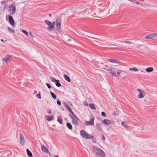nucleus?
<instances>
[{
	"instance_id": "nucleus-6",
	"label": "nucleus",
	"mask_w": 157,
	"mask_h": 157,
	"mask_svg": "<svg viewBox=\"0 0 157 157\" xmlns=\"http://www.w3.org/2000/svg\"><path fill=\"white\" fill-rule=\"evenodd\" d=\"M20 137V143L22 145H24L25 141L24 137L22 133L21 132L19 133Z\"/></svg>"
},
{
	"instance_id": "nucleus-33",
	"label": "nucleus",
	"mask_w": 157,
	"mask_h": 157,
	"mask_svg": "<svg viewBox=\"0 0 157 157\" xmlns=\"http://www.w3.org/2000/svg\"><path fill=\"white\" fill-rule=\"evenodd\" d=\"M50 79L51 81L52 82H56L57 81V80L56 79L53 77H50Z\"/></svg>"
},
{
	"instance_id": "nucleus-35",
	"label": "nucleus",
	"mask_w": 157,
	"mask_h": 157,
	"mask_svg": "<svg viewBox=\"0 0 157 157\" xmlns=\"http://www.w3.org/2000/svg\"><path fill=\"white\" fill-rule=\"evenodd\" d=\"M22 32L25 33L27 36L28 35V33L24 29L22 30Z\"/></svg>"
},
{
	"instance_id": "nucleus-55",
	"label": "nucleus",
	"mask_w": 157,
	"mask_h": 157,
	"mask_svg": "<svg viewBox=\"0 0 157 157\" xmlns=\"http://www.w3.org/2000/svg\"><path fill=\"white\" fill-rule=\"evenodd\" d=\"M34 92H35V93H36V90H35V91H34Z\"/></svg>"
},
{
	"instance_id": "nucleus-15",
	"label": "nucleus",
	"mask_w": 157,
	"mask_h": 157,
	"mask_svg": "<svg viewBox=\"0 0 157 157\" xmlns=\"http://www.w3.org/2000/svg\"><path fill=\"white\" fill-rule=\"evenodd\" d=\"M46 119L48 121L53 120L54 119V116L53 115H51L50 116L49 115H46L45 117Z\"/></svg>"
},
{
	"instance_id": "nucleus-25",
	"label": "nucleus",
	"mask_w": 157,
	"mask_h": 157,
	"mask_svg": "<svg viewBox=\"0 0 157 157\" xmlns=\"http://www.w3.org/2000/svg\"><path fill=\"white\" fill-rule=\"evenodd\" d=\"M89 107L91 108L92 109H93L94 110H96V108L95 107V106L94 104L93 103H91L89 105Z\"/></svg>"
},
{
	"instance_id": "nucleus-40",
	"label": "nucleus",
	"mask_w": 157,
	"mask_h": 157,
	"mask_svg": "<svg viewBox=\"0 0 157 157\" xmlns=\"http://www.w3.org/2000/svg\"><path fill=\"white\" fill-rule=\"evenodd\" d=\"M101 115L102 116H103L104 117H105L106 116V115H105V113L104 112H102L101 113Z\"/></svg>"
},
{
	"instance_id": "nucleus-21",
	"label": "nucleus",
	"mask_w": 157,
	"mask_h": 157,
	"mask_svg": "<svg viewBox=\"0 0 157 157\" xmlns=\"http://www.w3.org/2000/svg\"><path fill=\"white\" fill-rule=\"evenodd\" d=\"M64 79L68 82H70L71 79L67 75H64Z\"/></svg>"
},
{
	"instance_id": "nucleus-46",
	"label": "nucleus",
	"mask_w": 157,
	"mask_h": 157,
	"mask_svg": "<svg viewBox=\"0 0 157 157\" xmlns=\"http://www.w3.org/2000/svg\"><path fill=\"white\" fill-rule=\"evenodd\" d=\"M101 136H102V138L103 140H105V137L103 135H102Z\"/></svg>"
},
{
	"instance_id": "nucleus-16",
	"label": "nucleus",
	"mask_w": 157,
	"mask_h": 157,
	"mask_svg": "<svg viewBox=\"0 0 157 157\" xmlns=\"http://www.w3.org/2000/svg\"><path fill=\"white\" fill-rule=\"evenodd\" d=\"M8 19L10 24L12 25H14V24L15 22L13 19V17L11 16H10L9 17Z\"/></svg>"
},
{
	"instance_id": "nucleus-18",
	"label": "nucleus",
	"mask_w": 157,
	"mask_h": 157,
	"mask_svg": "<svg viewBox=\"0 0 157 157\" xmlns=\"http://www.w3.org/2000/svg\"><path fill=\"white\" fill-rule=\"evenodd\" d=\"M94 125V118L93 117H90V121H89V125L93 126Z\"/></svg>"
},
{
	"instance_id": "nucleus-12",
	"label": "nucleus",
	"mask_w": 157,
	"mask_h": 157,
	"mask_svg": "<svg viewBox=\"0 0 157 157\" xmlns=\"http://www.w3.org/2000/svg\"><path fill=\"white\" fill-rule=\"evenodd\" d=\"M69 115L71 118L72 119V122L75 125H78V124L76 120L74 118H75V117L73 116L71 114H69Z\"/></svg>"
},
{
	"instance_id": "nucleus-20",
	"label": "nucleus",
	"mask_w": 157,
	"mask_h": 157,
	"mask_svg": "<svg viewBox=\"0 0 157 157\" xmlns=\"http://www.w3.org/2000/svg\"><path fill=\"white\" fill-rule=\"evenodd\" d=\"M93 151L96 153L98 152V151L99 150L100 151V148L95 146H93Z\"/></svg>"
},
{
	"instance_id": "nucleus-49",
	"label": "nucleus",
	"mask_w": 157,
	"mask_h": 157,
	"mask_svg": "<svg viewBox=\"0 0 157 157\" xmlns=\"http://www.w3.org/2000/svg\"><path fill=\"white\" fill-rule=\"evenodd\" d=\"M136 4H137V5H138V4H139V2H136Z\"/></svg>"
},
{
	"instance_id": "nucleus-23",
	"label": "nucleus",
	"mask_w": 157,
	"mask_h": 157,
	"mask_svg": "<svg viewBox=\"0 0 157 157\" xmlns=\"http://www.w3.org/2000/svg\"><path fill=\"white\" fill-rule=\"evenodd\" d=\"M48 25L49 26V28H48V29L50 31L51 30L49 29H52L54 28V25L52 22H51V24H48Z\"/></svg>"
},
{
	"instance_id": "nucleus-51",
	"label": "nucleus",
	"mask_w": 157,
	"mask_h": 157,
	"mask_svg": "<svg viewBox=\"0 0 157 157\" xmlns=\"http://www.w3.org/2000/svg\"><path fill=\"white\" fill-rule=\"evenodd\" d=\"M70 39H68V40H67V41H69L70 40Z\"/></svg>"
},
{
	"instance_id": "nucleus-17",
	"label": "nucleus",
	"mask_w": 157,
	"mask_h": 157,
	"mask_svg": "<svg viewBox=\"0 0 157 157\" xmlns=\"http://www.w3.org/2000/svg\"><path fill=\"white\" fill-rule=\"evenodd\" d=\"M91 139L92 140V141L94 143H97V140L96 138L92 135H89V139Z\"/></svg>"
},
{
	"instance_id": "nucleus-52",
	"label": "nucleus",
	"mask_w": 157,
	"mask_h": 157,
	"mask_svg": "<svg viewBox=\"0 0 157 157\" xmlns=\"http://www.w3.org/2000/svg\"><path fill=\"white\" fill-rule=\"evenodd\" d=\"M49 16L50 17H51V14H49Z\"/></svg>"
},
{
	"instance_id": "nucleus-28",
	"label": "nucleus",
	"mask_w": 157,
	"mask_h": 157,
	"mask_svg": "<svg viewBox=\"0 0 157 157\" xmlns=\"http://www.w3.org/2000/svg\"><path fill=\"white\" fill-rule=\"evenodd\" d=\"M59 82L60 81L59 80H57V81L56 82L55 84L58 87H59L61 86V84Z\"/></svg>"
},
{
	"instance_id": "nucleus-42",
	"label": "nucleus",
	"mask_w": 157,
	"mask_h": 157,
	"mask_svg": "<svg viewBox=\"0 0 157 157\" xmlns=\"http://www.w3.org/2000/svg\"><path fill=\"white\" fill-rule=\"evenodd\" d=\"M57 102L58 105H60L61 104V102L59 100H58Z\"/></svg>"
},
{
	"instance_id": "nucleus-50",
	"label": "nucleus",
	"mask_w": 157,
	"mask_h": 157,
	"mask_svg": "<svg viewBox=\"0 0 157 157\" xmlns=\"http://www.w3.org/2000/svg\"><path fill=\"white\" fill-rule=\"evenodd\" d=\"M54 157H59V156L57 155H56L54 156Z\"/></svg>"
},
{
	"instance_id": "nucleus-47",
	"label": "nucleus",
	"mask_w": 157,
	"mask_h": 157,
	"mask_svg": "<svg viewBox=\"0 0 157 157\" xmlns=\"http://www.w3.org/2000/svg\"><path fill=\"white\" fill-rule=\"evenodd\" d=\"M68 103L70 105H71V106L72 105V104L71 102H68Z\"/></svg>"
},
{
	"instance_id": "nucleus-53",
	"label": "nucleus",
	"mask_w": 157,
	"mask_h": 157,
	"mask_svg": "<svg viewBox=\"0 0 157 157\" xmlns=\"http://www.w3.org/2000/svg\"><path fill=\"white\" fill-rule=\"evenodd\" d=\"M1 41H3V39H2V40H1Z\"/></svg>"
},
{
	"instance_id": "nucleus-36",
	"label": "nucleus",
	"mask_w": 157,
	"mask_h": 157,
	"mask_svg": "<svg viewBox=\"0 0 157 157\" xmlns=\"http://www.w3.org/2000/svg\"><path fill=\"white\" fill-rule=\"evenodd\" d=\"M45 22L46 24H47L48 25V24H51V22L50 21H48L47 20H45Z\"/></svg>"
},
{
	"instance_id": "nucleus-24",
	"label": "nucleus",
	"mask_w": 157,
	"mask_h": 157,
	"mask_svg": "<svg viewBox=\"0 0 157 157\" xmlns=\"http://www.w3.org/2000/svg\"><path fill=\"white\" fill-rule=\"evenodd\" d=\"M153 70V69L152 67H148L146 69V71L148 72H152Z\"/></svg>"
},
{
	"instance_id": "nucleus-39",
	"label": "nucleus",
	"mask_w": 157,
	"mask_h": 157,
	"mask_svg": "<svg viewBox=\"0 0 157 157\" xmlns=\"http://www.w3.org/2000/svg\"><path fill=\"white\" fill-rule=\"evenodd\" d=\"M36 96L39 99H40L41 98V95L40 94H37L36 95Z\"/></svg>"
},
{
	"instance_id": "nucleus-30",
	"label": "nucleus",
	"mask_w": 157,
	"mask_h": 157,
	"mask_svg": "<svg viewBox=\"0 0 157 157\" xmlns=\"http://www.w3.org/2000/svg\"><path fill=\"white\" fill-rule=\"evenodd\" d=\"M29 38L32 39L33 37L32 33L31 32H29L28 33V35L27 36Z\"/></svg>"
},
{
	"instance_id": "nucleus-43",
	"label": "nucleus",
	"mask_w": 157,
	"mask_h": 157,
	"mask_svg": "<svg viewBox=\"0 0 157 157\" xmlns=\"http://www.w3.org/2000/svg\"><path fill=\"white\" fill-rule=\"evenodd\" d=\"M83 103H84V105L86 106H88V104L86 101H84Z\"/></svg>"
},
{
	"instance_id": "nucleus-5",
	"label": "nucleus",
	"mask_w": 157,
	"mask_h": 157,
	"mask_svg": "<svg viewBox=\"0 0 157 157\" xmlns=\"http://www.w3.org/2000/svg\"><path fill=\"white\" fill-rule=\"evenodd\" d=\"M9 11L10 14H13L16 10L15 6L13 4L11 5L9 7Z\"/></svg>"
},
{
	"instance_id": "nucleus-27",
	"label": "nucleus",
	"mask_w": 157,
	"mask_h": 157,
	"mask_svg": "<svg viewBox=\"0 0 157 157\" xmlns=\"http://www.w3.org/2000/svg\"><path fill=\"white\" fill-rule=\"evenodd\" d=\"M66 125L67 127L70 130H71L72 129V125L70 123H67Z\"/></svg>"
},
{
	"instance_id": "nucleus-9",
	"label": "nucleus",
	"mask_w": 157,
	"mask_h": 157,
	"mask_svg": "<svg viewBox=\"0 0 157 157\" xmlns=\"http://www.w3.org/2000/svg\"><path fill=\"white\" fill-rule=\"evenodd\" d=\"M108 60L109 62L115 63L117 64H119L121 63V62L120 61L115 58L109 59H108Z\"/></svg>"
},
{
	"instance_id": "nucleus-31",
	"label": "nucleus",
	"mask_w": 157,
	"mask_h": 157,
	"mask_svg": "<svg viewBox=\"0 0 157 157\" xmlns=\"http://www.w3.org/2000/svg\"><path fill=\"white\" fill-rule=\"evenodd\" d=\"M121 125L125 128H127L128 127V124H127V123L125 122H122L121 123Z\"/></svg>"
},
{
	"instance_id": "nucleus-44",
	"label": "nucleus",
	"mask_w": 157,
	"mask_h": 157,
	"mask_svg": "<svg viewBox=\"0 0 157 157\" xmlns=\"http://www.w3.org/2000/svg\"><path fill=\"white\" fill-rule=\"evenodd\" d=\"M47 113L48 114H50L52 113V111H51V110L50 109H48V110H47Z\"/></svg>"
},
{
	"instance_id": "nucleus-1",
	"label": "nucleus",
	"mask_w": 157,
	"mask_h": 157,
	"mask_svg": "<svg viewBox=\"0 0 157 157\" xmlns=\"http://www.w3.org/2000/svg\"><path fill=\"white\" fill-rule=\"evenodd\" d=\"M61 18H58L56 22V30L60 32L61 29Z\"/></svg>"
},
{
	"instance_id": "nucleus-14",
	"label": "nucleus",
	"mask_w": 157,
	"mask_h": 157,
	"mask_svg": "<svg viewBox=\"0 0 157 157\" xmlns=\"http://www.w3.org/2000/svg\"><path fill=\"white\" fill-rule=\"evenodd\" d=\"M101 122L102 123L107 125H108L111 124L110 121L107 119H105L104 120H102L101 121Z\"/></svg>"
},
{
	"instance_id": "nucleus-37",
	"label": "nucleus",
	"mask_w": 157,
	"mask_h": 157,
	"mask_svg": "<svg viewBox=\"0 0 157 157\" xmlns=\"http://www.w3.org/2000/svg\"><path fill=\"white\" fill-rule=\"evenodd\" d=\"M122 72V71L121 70H119L118 71V72H117V76H119L120 73H121Z\"/></svg>"
},
{
	"instance_id": "nucleus-32",
	"label": "nucleus",
	"mask_w": 157,
	"mask_h": 157,
	"mask_svg": "<svg viewBox=\"0 0 157 157\" xmlns=\"http://www.w3.org/2000/svg\"><path fill=\"white\" fill-rule=\"evenodd\" d=\"M50 92L52 98L54 99H56V95L54 93H53L51 91H50Z\"/></svg>"
},
{
	"instance_id": "nucleus-45",
	"label": "nucleus",
	"mask_w": 157,
	"mask_h": 157,
	"mask_svg": "<svg viewBox=\"0 0 157 157\" xmlns=\"http://www.w3.org/2000/svg\"><path fill=\"white\" fill-rule=\"evenodd\" d=\"M85 124L86 125H88V121H86L85 122Z\"/></svg>"
},
{
	"instance_id": "nucleus-54",
	"label": "nucleus",
	"mask_w": 157,
	"mask_h": 157,
	"mask_svg": "<svg viewBox=\"0 0 157 157\" xmlns=\"http://www.w3.org/2000/svg\"><path fill=\"white\" fill-rule=\"evenodd\" d=\"M34 92H35V93H36V90H35V91H34Z\"/></svg>"
},
{
	"instance_id": "nucleus-8",
	"label": "nucleus",
	"mask_w": 157,
	"mask_h": 157,
	"mask_svg": "<svg viewBox=\"0 0 157 157\" xmlns=\"http://www.w3.org/2000/svg\"><path fill=\"white\" fill-rule=\"evenodd\" d=\"M80 132L81 136L82 137L85 139H88V134L86 133L83 130H81Z\"/></svg>"
},
{
	"instance_id": "nucleus-34",
	"label": "nucleus",
	"mask_w": 157,
	"mask_h": 157,
	"mask_svg": "<svg viewBox=\"0 0 157 157\" xmlns=\"http://www.w3.org/2000/svg\"><path fill=\"white\" fill-rule=\"evenodd\" d=\"M8 29L9 30V31L11 33H14V30L11 28L8 27Z\"/></svg>"
},
{
	"instance_id": "nucleus-7",
	"label": "nucleus",
	"mask_w": 157,
	"mask_h": 157,
	"mask_svg": "<svg viewBox=\"0 0 157 157\" xmlns=\"http://www.w3.org/2000/svg\"><path fill=\"white\" fill-rule=\"evenodd\" d=\"M12 59V56L8 55L3 59V60L6 63H8L10 62Z\"/></svg>"
},
{
	"instance_id": "nucleus-38",
	"label": "nucleus",
	"mask_w": 157,
	"mask_h": 157,
	"mask_svg": "<svg viewBox=\"0 0 157 157\" xmlns=\"http://www.w3.org/2000/svg\"><path fill=\"white\" fill-rule=\"evenodd\" d=\"M46 85L48 88L50 89L51 88V86L48 83H46Z\"/></svg>"
},
{
	"instance_id": "nucleus-11",
	"label": "nucleus",
	"mask_w": 157,
	"mask_h": 157,
	"mask_svg": "<svg viewBox=\"0 0 157 157\" xmlns=\"http://www.w3.org/2000/svg\"><path fill=\"white\" fill-rule=\"evenodd\" d=\"M96 128L98 131L99 132H101L102 131V129L101 128V124L99 123H97L96 124Z\"/></svg>"
},
{
	"instance_id": "nucleus-4",
	"label": "nucleus",
	"mask_w": 157,
	"mask_h": 157,
	"mask_svg": "<svg viewBox=\"0 0 157 157\" xmlns=\"http://www.w3.org/2000/svg\"><path fill=\"white\" fill-rule=\"evenodd\" d=\"M64 105L65 107L67 108V109L71 113H72V115H73V116H74L75 118L76 119H78L77 117L75 116V115L74 114L72 111V110L70 108V106L69 105L65 103L64 104Z\"/></svg>"
},
{
	"instance_id": "nucleus-3",
	"label": "nucleus",
	"mask_w": 157,
	"mask_h": 157,
	"mask_svg": "<svg viewBox=\"0 0 157 157\" xmlns=\"http://www.w3.org/2000/svg\"><path fill=\"white\" fill-rule=\"evenodd\" d=\"M137 90L140 93V94L138 96V97L139 98H143L145 96V93L144 91L139 89H137Z\"/></svg>"
},
{
	"instance_id": "nucleus-13",
	"label": "nucleus",
	"mask_w": 157,
	"mask_h": 157,
	"mask_svg": "<svg viewBox=\"0 0 157 157\" xmlns=\"http://www.w3.org/2000/svg\"><path fill=\"white\" fill-rule=\"evenodd\" d=\"M100 150H99L97 153L102 157H105L106 155L104 152L100 149Z\"/></svg>"
},
{
	"instance_id": "nucleus-19",
	"label": "nucleus",
	"mask_w": 157,
	"mask_h": 157,
	"mask_svg": "<svg viewBox=\"0 0 157 157\" xmlns=\"http://www.w3.org/2000/svg\"><path fill=\"white\" fill-rule=\"evenodd\" d=\"M108 71H110L111 75L112 76L115 77L117 76V75L115 72V71L113 70V69H108Z\"/></svg>"
},
{
	"instance_id": "nucleus-48",
	"label": "nucleus",
	"mask_w": 157,
	"mask_h": 157,
	"mask_svg": "<svg viewBox=\"0 0 157 157\" xmlns=\"http://www.w3.org/2000/svg\"><path fill=\"white\" fill-rule=\"evenodd\" d=\"M128 0L130 1H131V2H132L134 1L135 0Z\"/></svg>"
},
{
	"instance_id": "nucleus-29",
	"label": "nucleus",
	"mask_w": 157,
	"mask_h": 157,
	"mask_svg": "<svg viewBox=\"0 0 157 157\" xmlns=\"http://www.w3.org/2000/svg\"><path fill=\"white\" fill-rule=\"evenodd\" d=\"M129 70L130 71H138V69L136 67H132L130 68L129 69Z\"/></svg>"
},
{
	"instance_id": "nucleus-56",
	"label": "nucleus",
	"mask_w": 157,
	"mask_h": 157,
	"mask_svg": "<svg viewBox=\"0 0 157 157\" xmlns=\"http://www.w3.org/2000/svg\"><path fill=\"white\" fill-rule=\"evenodd\" d=\"M1 157H2V156H1Z\"/></svg>"
},
{
	"instance_id": "nucleus-26",
	"label": "nucleus",
	"mask_w": 157,
	"mask_h": 157,
	"mask_svg": "<svg viewBox=\"0 0 157 157\" xmlns=\"http://www.w3.org/2000/svg\"><path fill=\"white\" fill-rule=\"evenodd\" d=\"M26 151L28 155L30 157L32 156L33 155L31 152L28 149H27Z\"/></svg>"
},
{
	"instance_id": "nucleus-41",
	"label": "nucleus",
	"mask_w": 157,
	"mask_h": 157,
	"mask_svg": "<svg viewBox=\"0 0 157 157\" xmlns=\"http://www.w3.org/2000/svg\"><path fill=\"white\" fill-rule=\"evenodd\" d=\"M124 43L127 44H131V42L128 41H126L124 42Z\"/></svg>"
},
{
	"instance_id": "nucleus-10",
	"label": "nucleus",
	"mask_w": 157,
	"mask_h": 157,
	"mask_svg": "<svg viewBox=\"0 0 157 157\" xmlns=\"http://www.w3.org/2000/svg\"><path fill=\"white\" fill-rule=\"evenodd\" d=\"M41 147L42 150L44 152H45L46 153L50 154L49 151L48 150V148L44 146V145L42 144L41 145Z\"/></svg>"
},
{
	"instance_id": "nucleus-22",
	"label": "nucleus",
	"mask_w": 157,
	"mask_h": 157,
	"mask_svg": "<svg viewBox=\"0 0 157 157\" xmlns=\"http://www.w3.org/2000/svg\"><path fill=\"white\" fill-rule=\"evenodd\" d=\"M57 121L60 124H62L63 123L62 119L61 117L59 116H57Z\"/></svg>"
},
{
	"instance_id": "nucleus-2",
	"label": "nucleus",
	"mask_w": 157,
	"mask_h": 157,
	"mask_svg": "<svg viewBox=\"0 0 157 157\" xmlns=\"http://www.w3.org/2000/svg\"><path fill=\"white\" fill-rule=\"evenodd\" d=\"M157 37V33H153L146 36L145 38L147 39H151Z\"/></svg>"
}]
</instances>
